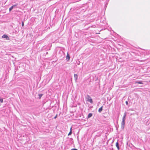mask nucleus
Masks as SVG:
<instances>
[{"label": "nucleus", "instance_id": "nucleus-6", "mask_svg": "<svg viewBox=\"0 0 150 150\" xmlns=\"http://www.w3.org/2000/svg\"><path fill=\"white\" fill-rule=\"evenodd\" d=\"M92 114L91 113H90L88 114V118H89L92 117Z\"/></svg>", "mask_w": 150, "mask_h": 150}, {"label": "nucleus", "instance_id": "nucleus-16", "mask_svg": "<svg viewBox=\"0 0 150 150\" xmlns=\"http://www.w3.org/2000/svg\"><path fill=\"white\" fill-rule=\"evenodd\" d=\"M71 150H77V149H71Z\"/></svg>", "mask_w": 150, "mask_h": 150}, {"label": "nucleus", "instance_id": "nucleus-15", "mask_svg": "<svg viewBox=\"0 0 150 150\" xmlns=\"http://www.w3.org/2000/svg\"><path fill=\"white\" fill-rule=\"evenodd\" d=\"M57 117V115H56L54 117V119L56 118Z\"/></svg>", "mask_w": 150, "mask_h": 150}, {"label": "nucleus", "instance_id": "nucleus-9", "mask_svg": "<svg viewBox=\"0 0 150 150\" xmlns=\"http://www.w3.org/2000/svg\"><path fill=\"white\" fill-rule=\"evenodd\" d=\"M103 109V106H102L98 110V112H101Z\"/></svg>", "mask_w": 150, "mask_h": 150}, {"label": "nucleus", "instance_id": "nucleus-14", "mask_svg": "<svg viewBox=\"0 0 150 150\" xmlns=\"http://www.w3.org/2000/svg\"><path fill=\"white\" fill-rule=\"evenodd\" d=\"M24 25V23L23 22H22V26H23Z\"/></svg>", "mask_w": 150, "mask_h": 150}, {"label": "nucleus", "instance_id": "nucleus-8", "mask_svg": "<svg viewBox=\"0 0 150 150\" xmlns=\"http://www.w3.org/2000/svg\"><path fill=\"white\" fill-rule=\"evenodd\" d=\"M116 146L117 148L118 149H119V144L118 142H117L116 143Z\"/></svg>", "mask_w": 150, "mask_h": 150}, {"label": "nucleus", "instance_id": "nucleus-10", "mask_svg": "<svg viewBox=\"0 0 150 150\" xmlns=\"http://www.w3.org/2000/svg\"><path fill=\"white\" fill-rule=\"evenodd\" d=\"M42 95H43L42 94H41L39 95L40 99L41 97L42 96Z\"/></svg>", "mask_w": 150, "mask_h": 150}, {"label": "nucleus", "instance_id": "nucleus-7", "mask_svg": "<svg viewBox=\"0 0 150 150\" xmlns=\"http://www.w3.org/2000/svg\"><path fill=\"white\" fill-rule=\"evenodd\" d=\"M72 133V127H71L70 128V131L68 134V135H71Z\"/></svg>", "mask_w": 150, "mask_h": 150}, {"label": "nucleus", "instance_id": "nucleus-11", "mask_svg": "<svg viewBox=\"0 0 150 150\" xmlns=\"http://www.w3.org/2000/svg\"><path fill=\"white\" fill-rule=\"evenodd\" d=\"M137 83H138V84H143L142 82L141 81L137 82Z\"/></svg>", "mask_w": 150, "mask_h": 150}, {"label": "nucleus", "instance_id": "nucleus-2", "mask_svg": "<svg viewBox=\"0 0 150 150\" xmlns=\"http://www.w3.org/2000/svg\"><path fill=\"white\" fill-rule=\"evenodd\" d=\"M2 38H5L6 40H9V37L6 35L4 34L2 36Z\"/></svg>", "mask_w": 150, "mask_h": 150}, {"label": "nucleus", "instance_id": "nucleus-5", "mask_svg": "<svg viewBox=\"0 0 150 150\" xmlns=\"http://www.w3.org/2000/svg\"><path fill=\"white\" fill-rule=\"evenodd\" d=\"M78 75L76 74H74V77L75 78V80L76 81L78 79Z\"/></svg>", "mask_w": 150, "mask_h": 150}, {"label": "nucleus", "instance_id": "nucleus-13", "mask_svg": "<svg viewBox=\"0 0 150 150\" xmlns=\"http://www.w3.org/2000/svg\"><path fill=\"white\" fill-rule=\"evenodd\" d=\"M0 102L1 103H2L3 102V100L1 98H0Z\"/></svg>", "mask_w": 150, "mask_h": 150}, {"label": "nucleus", "instance_id": "nucleus-4", "mask_svg": "<svg viewBox=\"0 0 150 150\" xmlns=\"http://www.w3.org/2000/svg\"><path fill=\"white\" fill-rule=\"evenodd\" d=\"M126 117V114H125L122 119V123L123 124V125L124 124V122L125 120V117Z\"/></svg>", "mask_w": 150, "mask_h": 150}, {"label": "nucleus", "instance_id": "nucleus-1", "mask_svg": "<svg viewBox=\"0 0 150 150\" xmlns=\"http://www.w3.org/2000/svg\"><path fill=\"white\" fill-rule=\"evenodd\" d=\"M86 100L88 101L90 103H93L92 99L91 98L90 96L88 95L87 96L86 98Z\"/></svg>", "mask_w": 150, "mask_h": 150}, {"label": "nucleus", "instance_id": "nucleus-3", "mask_svg": "<svg viewBox=\"0 0 150 150\" xmlns=\"http://www.w3.org/2000/svg\"><path fill=\"white\" fill-rule=\"evenodd\" d=\"M66 59L67 61H68L69 60L70 56L69 54L68 53H67V54Z\"/></svg>", "mask_w": 150, "mask_h": 150}, {"label": "nucleus", "instance_id": "nucleus-18", "mask_svg": "<svg viewBox=\"0 0 150 150\" xmlns=\"http://www.w3.org/2000/svg\"><path fill=\"white\" fill-rule=\"evenodd\" d=\"M149 81V82H150V81Z\"/></svg>", "mask_w": 150, "mask_h": 150}, {"label": "nucleus", "instance_id": "nucleus-17", "mask_svg": "<svg viewBox=\"0 0 150 150\" xmlns=\"http://www.w3.org/2000/svg\"><path fill=\"white\" fill-rule=\"evenodd\" d=\"M125 103H126V104L127 105L128 104V102L127 101H126L125 102Z\"/></svg>", "mask_w": 150, "mask_h": 150}, {"label": "nucleus", "instance_id": "nucleus-12", "mask_svg": "<svg viewBox=\"0 0 150 150\" xmlns=\"http://www.w3.org/2000/svg\"><path fill=\"white\" fill-rule=\"evenodd\" d=\"M14 6H13L10 7V11L13 9V7Z\"/></svg>", "mask_w": 150, "mask_h": 150}]
</instances>
